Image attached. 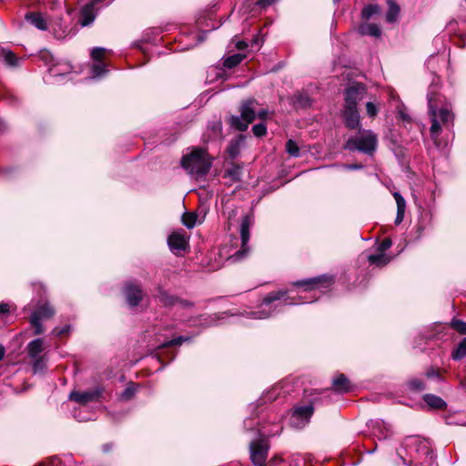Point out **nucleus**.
<instances>
[{
    "instance_id": "46",
    "label": "nucleus",
    "mask_w": 466,
    "mask_h": 466,
    "mask_svg": "<svg viewBox=\"0 0 466 466\" xmlns=\"http://www.w3.org/2000/svg\"><path fill=\"white\" fill-rule=\"evenodd\" d=\"M10 310V306L7 303L2 302L0 303V317H5L8 315Z\"/></svg>"
},
{
    "instance_id": "12",
    "label": "nucleus",
    "mask_w": 466,
    "mask_h": 466,
    "mask_svg": "<svg viewBox=\"0 0 466 466\" xmlns=\"http://www.w3.org/2000/svg\"><path fill=\"white\" fill-rule=\"evenodd\" d=\"M366 89L361 84H353L345 91V106L357 107L359 101L364 98Z\"/></svg>"
},
{
    "instance_id": "42",
    "label": "nucleus",
    "mask_w": 466,
    "mask_h": 466,
    "mask_svg": "<svg viewBox=\"0 0 466 466\" xmlns=\"http://www.w3.org/2000/svg\"><path fill=\"white\" fill-rule=\"evenodd\" d=\"M425 376H426L427 378H429V379H436V380H442V378H441V374H440L439 370H436V369H434V368H432V367L429 368V369L426 370V372H425Z\"/></svg>"
},
{
    "instance_id": "50",
    "label": "nucleus",
    "mask_w": 466,
    "mask_h": 466,
    "mask_svg": "<svg viewBox=\"0 0 466 466\" xmlns=\"http://www.w3.org/2000/svg\"><path fill=\"white\" fill-rule=\"evenodd\" d=\"M247 46H248V44H247L245 41H238V42L236 43V47H237L238 50H243V49H245Z\"/></svg>"
},
{
    "instance_id": "53",
    "label": "nucleus",
    "mask_w": 466,
    "mask_h": 466,
    "mask_svg": "<svg viewBox=\"0 0 466 466\" xmlns=\"http://www.w3.org/2000/svg\"><path fill=\"white\" fill-rule=\"evenodd\" d=\"M112 449V446L111 444H104L103 445V451L104 452H108L110 450Z\"/></svg>"
},
{
    "instance_id": "47",
    "label": "nucleus",
    "mask_w": 466,
    "mask_h": 466,
    "mask_svg": "<svg viewBox=\"0 0 466 466\" xmlns=\"http://www.w3.org/2000/svg\"><path fill=\"white\" fill-rule=\"evenodd\" d=\"M228 151H229L230 156L232 157H235L238 155V143L231 144L229 148H228Z\"/></svg>"
},
{
    "instance_id": "36",
    "label": "nucleus",
    "mask_w": 466,
    "mask_h": 466,
    "mask_svg": "<svg viewBox=\"0 0 466 466\" xmlns=\"http://www.w3.org/2000/svg\"><path fill=\"white\" fill-rule=\"evenodd\" d=\"M190 340V337L187 336H178L171 340H168L162 344V347H172L180 345L182 342Z\"/></svg>"
},
{
    "instance_id": "40",
    "label": "nucleus",
    "mask_w": 466,
    "mask_h": 466,
    "mask_svg": "<svg viewBox=\"0 0 466 466\" xmlns=\"http://www.w3.org/2000/svg\"><path fill=\"white\" fill-rule=\"evenodd\" d=\"M92 72L95 76H101L106 73V66L104 63H98L92 66Z\"/></svg>"
},
{
    "instance_id": "37",
    "label": "nucleus",
    "mask_w": 466,
    "mask_h": 466,
    "mask_svg": "<svg viewBox=\"0 0 466 466\" xmlns=\"http://www.w3.org/2000/svg\"><path fill=\"white\" fill-rule=\"evenodd\" d=\"M240 174L241 168L239 167L234 166L226 172V177H228L233 181H238L240 179Z\"/></svg>"
},
{
    "instance_id": "5",
    "label": "nucleus",
    "mask_w": 466,
    "mask_h": 466,
    "mask_svg": "<svg viewBox=\"0 0 466 466\" xmlns=\"http://www.w3.org/2000/svg\"><path fill=\"white\" fill-rule=\"evenodd\" d=\"M378 146V137L371 130H361L359 135L350 137L345 144V148L350 151H360L372 155Z\"/></svg>"
},
{
    "instance_id": "4",
    "label": "nucleus",
    "mask_w": 466,
    "mask_h": 466,
    "mask_svg": "<svg viewBox=\"0 0 466 466\" xmlns=\"http://www.w3.org/2000/svg\"><path fill=\"white\" fill-rule=\"evenodd\" d=\"M181 164L188 173L197 176H204L210 169L211 160L206 150L195 148L190 154L182 157Z\"/></svg>"
},
{
    "instance_id": "45",
    "label": "nucleus",
    "mask_w": 466,
    "mask_h": 466,
    "mask_svg": "<svg viewBox=\"0 0 466 466\" xmlns=\"http://www.w3.org/2000/svg\"><path fill=\"white\" fill-rule=\"evenodd\" d=\"M5 59L10 66H15L16 64V57L15 54L10 51L5 54Z\"/></svg>"
},
{
    "instance_id": "7",
    "label": "nucleus",
    "mask_w": 466,
    "mask_h": 466,
    "mask_svg": "<svg viewBox=\"0 0 466 466\" xmlns=\"http://www.w3.org/2000/svg\"><path fill=\"white\" fill-rule=\"evenodd\" d=\"M361 239L372 241L375 248L376 253L369 254L367 256L370 264L382 267L389 263L390 258L384 254V251L388 249L392 244L389 238H383L381 241H380L378 235H375L370 238H363L361 237Z\"/></svg>"
},
{
    "instance_id": "27",
    "label": "nucleus",
    "mask_w": 466,
    "mask_h": 466,
    "mask_svg": "<svg viewBox=\"0 0 466 466\" xmlns=\"http://www.w3.org/2000/svg\"><path fill=\"white\" fill-rule=\"evenodd\" d=\"M466 356V338H464L451 352V358L454 360H461Z\"/></svg>"
},
{
    "instance_id": "44",
    "label": "nucleus",
    "mask_w": 466,
    "mask_h": 466,
    "mask_svg": "<svg viewBox=\"0 0 466 466\" xmlns=\"http://www.w3.org/2000/svg\"><path fill=\"white\" fill-rule=\"evenodd\" d=\"M73 416L78 421H86V420H91L90 416L82 415V412H81L80 410H75L74 413H73Z\"/></svg>"
},
{
    "instance_id": "11",
    "label": "nucleus",
    "mask_w": 466,
    "mask_h": 466,
    "mask_svg": "<svg viewBox=\"0 0 466 466\" xmlns=\"http://www.w3.org/2000/svg\"><path fill=\"white\" fill-rule=\"evenodd\" d=\"M314 412L313 405L307 404L294 407L291 414L292 423L296 427H304Z\"/></svg>"
},
{
    "instance_id": "19",
    "label": "nucleus",
    "mask_w": 466,
    "mask_h": 466,
    "mask_svg": "<svg viewBox=\"0 0 466 466\" xmlns=\"http://www.w3.org/2000/svg\"><path fill=\"white\" fill-rule=\"evenodd\" d=\"M44 340L42 339H35L27 344L26 350L28 357L30 359H37L38 357H42V352L44 351Z\"/></svg>"
},
{
    "instance_id": "25",
    "label": "nucleus",
    "mask_w": 466,
    "mask_h": 466,
    "mask_svg": "<svg viewBox=\"0 0 466 466\" xmlns=\"http://www.w3.org/2000/svg\"><path fill=\"white\" fill-rule=\"evenodd\" d=\"M95 20V14L91 6H86L81 11L80 25L87 26Z\"/></svg>"
},
{
    "instance_id": "56",
    "label": "nucleus",
    "mask_w": 466,
    "mask_h": 466,
    "mask_svg": "<svg viewBox=\"0 0 466 466\" xmlns=\"http://www.w3.org/2000/svg\"><path fill=\"white\" fill-rule=\"evenodd\" d=\"M258 44H259L258 36H256V37L252 40L251 45H252V46H258Z\"/></svg>"
},
{
    "instance_id": "23",
    "label": "nucleus",
    "mask_w": 466,
    "mask_h": 466,
    "mask_svg": "<svg viewBox=\"0 0 466 466\" xmlns=\"http://www.w3.org/2000/svg\"><path fill=\"white\" fill-rule=\"evenodd\" d=\"M203 220L204 216L194 212H187L182 216V222L188 229L193 228L197 224H201Z\"/></svg>"
},
{
    "instance_id": "9",
    "label": "nucleus",
    "mask_w": 466,
    "mask_h": 466,
    "mask_svg": "<svg viewBox=\"0 0 466 466\" xmlns=\"http://www.w3.org/2000/svg\"><path fill=\"white\" fill-rule=\"evenodd\" d=\"M167 245L177 257H184L190 251L189 235H168Z\"/></svg>"
},
{
    "instance_id": "22",
    "label": "nucleus",
    "mask_w": 466,
    "mask_h": 466,
    "mask_svg": "<svg viewBox=\"0 0 466 466\" xmlns=\"http://www.w3.org/2000/svg\"><path fill=\"white\" fill-rule=\"evenodd\" d=\"M393 198H395L397 204V216L395 222L396 224H400L402 222L405 210H406V201L403 197L399 192H393Z\"/></svg>"
},
{
    "instance_id": "16",
    "label": "nucleus",
    "mask_w": 466,
    "mask_h": 466,
    "mask_svg": "<svg viewBox=\"0 0 466 466\" xmlns=\"http://www.w3.org/2000/svg\"><path fill=\"white\" fill-rule=\"evenodd\" d=\"M125 295L130 307L137 306L142 299V290L140 287L131 282L126 285Z\"/></svg>"
},
{
    "instance_id": "35",
    "label": "nucleus",
    "mask_w": 466,
    "mask_h": 466,
    "mask_svg": "<svg viewBox=\"0 0 466 466\" xmlns=\"http://www.w3.org/2000/svg\"><path fill=\"white\" fill-rule=\"evenodd\" d=\"M109 52L107 49L106 48H103V47H95L92 49L91 51V57L95 60V61H98L100 62L104 56Z\"/></svg>"
},
{
    "instance_id": "32",
    "label": "nucleus",
    "mask_w": 466,
    "mask_h": 466,
    "mask_svg": "<svg viewBox=\"0 0 466 466\" xmlns=\"http://www.w3.org/2000/svg\"><path fill=\"white\" fill-rule=\"evenodd\" d=\"M451 327L455 329L457 332L462 335H466V322L459 319H452L451 321Z\"/></svg>"
},
{
    "instance_id": "30",
    "label": "nucleus",
    "mask_w": 466,
    "mask_h": 466,
    "mask_svg": "<svg viewBox=\"0 0 466 466\" xmlns=\"http://www.w3.org/2000/svg\"><path fill=\"white\" fill-rule=\"evenodd\" d=\"M408 388L413 391H422L425 390V384L419 378H412L407 382Z\"/></svg>"
},
{
    "instance_id": "52",
    "label": "nucleus",
    "mask_w": 466,
    "mask_h": 466,
    "mask_svg": "<svg viewBox=\"0 0 466 466\" xmlns=\"http://www.w3.org/2000/svg\"><path fill=\"white\" fill-rule=\"evenodd\" d=\"M345 167L347 169H360L362 167L361 165H346Z\"/></svg>"
},
{
    "instance_id": "17",
    "label": "nucleus",
    "mask_w": 466,
    "mask_h": 466,
    "mask_svg": "<svg viewBox=\"0 0 466 466\" xmlns=\"http://www.w3.org/2000/svg\"><path fill=\"white\" fill-rule=\"evenodd\" d=\"M343 118L346 126L350 129H355L360 126V115L357 107L344 106Z\"/></svg>"
},
{
    "instance_id": "33",
    "label": "nucleus",
    "mask_w": 466,
    "mask_h": 466,
    "mask_svg": "<svg viewBox=\"0 0 466 466\" xmlns=\"http://www.w3.org/2000/svg\"><path fill=\"white\" fill-rule=\"evenodd\" d=\"M137 386L135 383H129L125 390L121 393L120 398L122 400H127L134 397L137 391Z\"/></svg>"
},
{
    "instance_id": "55",
    "label": "nucleus",
    "mask_w": 466,
    "mask_h": 466,
    "mask_svg": "<svg viewBox=\"0 0 466 466\" xmlns=\"http://www.w3.org/2000/svg\"><path fill=\"white\" fill-rule=\"evenodd\" d=\"M277 390H278V388H277V387H276V388H274V389L272 390V392L270 393L272 396H269L268 399V400L276 399V398H277V395H276V393H275V392H276Z\"/></svg>"
},
{
    "instance_id": "28",
    "label": "nucleus",
    "mask_w": 466,
    "mask_h": 466,
    "mask_svg": "<svg viewBox=\"0 0 466 466\" xmlns=\"http://www.w3.org/2000/svg\"><path fill=\"white\" fill-rule=\"evenodd\" d=\"M244 58H245V55H242V54H235V55L229 56L224 60V66H226L228 68H232V67L238 66V64H240Z\"/></svg>"
},
{
    "instance_id": "26",
    "label": "nucleus",
    "mask_w": 466,
    "mask_h": 466,
    "mask_svg": "<svg viewBox=\"0 0 466 466\" xmlns=\"http://www.w3.org/2000/svg\"><path fill=\"white\" fill-rule=\"evenodd\" d=\"M388 5L389 10L387 12V21L390 23H393L396 21L399 13H400V6L394 2V0H388Z\"/></svg>"
},
{
    "instance_id": "18",
    "label": "nucleus",
    "mask_w": 466,
    "mask_h": 466,
    "mask_svg": "<svg viewBox=\"0 0 466 466\" xmlns=\"http://www.w3.org/2000/svg\"><path fill=\"white\" fill-rule=\"evenodd\" d=\"M332 388L338 393H347L353 390V385L344 374H339L332 380Z\"/></svg>"
},
{
    "instance_id": "24",
    "label": "nucleus",
    "mask_w": 466,
    "mask_h": 466,
    "mask_svg": "<svg viewBox=\"0 0 466 466\" xmlns=\"http://www.w3.org/2000/svg\"><path fill=\"white\" fill-rule=\"evenodd\" d=\"M359 32L363 35H380V29L376 24H363L359 27Z\"/></svg>"
},
{
    "instance_id": "38",
    "label": "nucleus",
    "mask_w": 466,
    "mask_h": 466,
    "mask_svg": "<svg viewBox=\"0 0 466 466\" xmlns=\"http://www.w3.org/2000/svg\"><path fill=\"white\" fill-rule=\"evenodd\" d=\"M251 222H252L251 221V217H249L248 215L242 217L241 224H240V228H239V230H240L239 233H248Z\"/></svg>"
},
{
    "instance_id": "41",
    "label": "nucleus",
    "mask_w": 466,
    "mask_h": 466,
    "mask_svg": "<svg viewBox=\"0 0 466 466\" xmlns=\"http://www.w3.org/2000/svg\"><path fill=\"white\" fill-rule=\"evenodd\" d=\"M252 131L256 137H259L266 135L267 127L264 124L260 123V124H257V125L253 126Z\"/></svg>"
},
{
    "instance_id": "15",
    "label": "nucleus",
    "mask_w": 466,
    "mask_h": 466,
    "mask_svg": "<svg viewBox=\"0 0 466 466\" xmlns=\"http://www.w3.org/2000/svg\"><path fill=\"white\" fill-rule=\"evenodd\" d=\"M100 395L101 390L98 389L87 391H72L69 395V399L80 405L85 406L89 402L98 400Z\"/></svg>"
},
{
    "instance_id": "21",
    "label": "nucleus",
    "mask_w": 466,
    "mask_h": 466,
    "mask_svg": "<svg viewBox=\"0 0 466 466\" xmlns=\"http://www.w3.org/2000/svg\"><path fill=\"white\" fill-rule=\"evenodd\" d=\"M423 400L431 409L444 410L447 406V403L444 401V400L434 394H425L423 396Z\"/></svg>"
},
{
    "instance_id": "43",
    "label": "nucleus",
    "mask_w": 466,
    "mask_h": 466,
    "mask_svg": "<svg viewBox=\"0 0 466 466\" xmlns=\"http://www.w3.org/2000/svg\"><path fill=\"white\" fill-rule=\"evenodd\" d=\"M366 109H367V114L370 116L374 117L377 115V112H378L377 106L372 102H368L366 104Z\"/></svg>"
},
{
    "instance_id": "54",
    "label": "nucleus",
    "mask_w": 466,
    "mask_h": 466,
    "mask_svg": "<svg viewBox=\"0 0 466 466\" xmlns=\"http://www.w3.org/2000/svg\"><path fill=\"white\" fill-rule=\"evenodd\" d=\"M5 353V347L0 344V360L4 358Z\"/></svg>"
},
{
    "instance_id": "1",
    "label": "nucleus",
    "mask_w": 466,
    "mask_h": 466,
    "mask_svg": "<svg viewBox=\"0 0 466 466\" xmlns=\"http://www.w3.org/2000/svg\"><path fill=\"white\" fill-rule=\"evenodd\" d=\"M334 283V278L329 275H320L314 278L298 280L293 286L298 288V299L291 296L292 290H278L270 292L262 301L258 311H250L248 318L263 319L270 317L277 308L288 305H299L311 302L329 290Z\"/></svg>"
},
{
    "instance_id": "49",
    "label": "nucleus",
    "mask_w": 466,
    "mask_h": 466,
    "mask_svg": "<svg viewBox=\"0 0 466 466\" xmlns=\"http://www.w3.org/2000/svg\"><path fill=\"white\" fill-rule=\"evenodd\" d=\"M253 419L251 418H248L244 420V426L248 429V430H252V427H253Z\"/></svg>"
},
{
    "instance_id": "3",
    "label": "nucleus",
    "mask_w": 466,
    "mask_h": 466,
    "mask_svg": "<svg viewBox=\"0 0 466 466\" xmlns=\"http://www.w3.org/2000/svg\"><path fill=\"white\" fill-rule=\"evenodd\" d=\"M436 95H429V113L431 120L430 128L432 139H437L443 127H450L453 123V114L447 108H438Z\"/></svg>"
},
{
    "instance_id": "57",
    "label": "nucleus",
    "mask_w": 466,
    "mask_h": 466,
    "mask_svg": "<svg viewBox=\"0 0 466 466\" xmlns=\"http://www.w3.org/2000/svg\"><path fill=\"white\" fill-rule=\"evenodd\" d=\"M401 117H402V119H404V120H408V117H407L404 114H402V113H401Z\"/></svg>"
},
{
    "instance_id": "48",
    "label": "nucleus",
    "mask_w": 466,
    "mask_h": 466,
    "mask_svg": "<svg viewBox=\"0 0 466 466\" xmlns=\"http://www.w3.org/2000/svg\"><path fill=\"white\" fill-rule=\"evenodd\" d=\"M278 0H258L257 2V5L261 6V7H267L272 4H274L275 2H277Z\"/></svg>"
},
{
    "instance_id": "10",
    "label": "nucleus",
    "mask_w": 466,
    "mask_h": 466,
    "mask_svg": "<svg viewBox=\"0 0 466 466\" xmlns=\"http://www.w3.org/2000/svg\"><path fill=\"white\" fill-rule=\"evenodd\" d=\"M251 105V101L244 103L241 106L240 117H231V125L235 127L238 130H246L248 127V125L255 119V112Z\"/></svg>"
},
{
    "instance_id": "51",
    "label": "nucleus",
    "mask_w": 466,
    "mask_h": 466,
    "mask_svg": "<svg viewBox=\"0 0 466 466\" xmlns=\"http://www.w3.org/2000/svg\"><path fill=\"white\" fill-rule=\"evenodd\" d=\"M268 116V111L267 110H260L258 113V116L260 118V119H265Z\"/></svg>"
},
{
    "instance_id": "31",
    "label": "nucleus",
    "mask_w": 466,
    "mask_h": 466,
    "mask_svg": "<svg viewBox=\"0 0 466 466\" xmlns=\"http://www.w3.org/2000/svg\"><path fill=\"white\" fill-rule=\"evenodd\" d=\"M33 370L35 373L42 372L46 369V356L38 357L37 359H31Z\"/></svg>"
},
{
    "instance_id": "29",
    "label": "nucleus",
    "mask_w": 466,
    "mask_h": 466,
    "mask_svg": "<svg viewBox=\"0 0 466 466\" xmlns=\"http://www.w3.org/2000/svg\"><path fill=\"white\" fill-rule=\"evenodd\" d=\"M380 8L378 5H369L365 6L361 12L363 19H370L373 15L379 14Z\"/></svg>"
},
{
    "instance_id": "39",
    "label": "nucleus",
    "mask_w": 466,
    "mask_h": 466,
    "mask_svg": "<svg viewBox=\"0 0 466 466\" xmlns=\"http://www.w3.org/2000/svg\"><path fill=\"white\" fill-rule=\"evenodd\" d=\"M71 331V326L70 325H66L64 326L63 328H57L56 327L53 330H52V334L54 336H56V337H62L64 335H67L69 334Z\"/></svg>"
},
{
    "instance_id": "34",
    "label": "nucleus",
    "mask_w": 466,
    "mask_h": 466,
    "mask_svg": "<svg viewBox=\"0 0 466 466\" xmlns=\"http://www.w3.org/2000/svg\"><path fill=\"white\" fill-rule=\"evenodd\" d=\"M286 150L291 157H299V148L295 141L289 139L286 143Z\"/></svg>"
},
{
    "instance_id": "13",
    "label": "nucleus",
    "mask_w": 466,
    "mask_h": 466,
    "mask_svg": "<svg viewBox=\"0 0 466 466\" xmlns=\"http://www.w3.org/2000/svg\"><path fill=\"white\" fill-rule=\"evenodd\" d=\"M367 425L371 433L379 440H386L392 434L390 425L380 419L370 420Z\"/></svg>"
},
{
    "instance_id": "20",
    "label": "nucleus",
    "mask_w": 466,
    "mask_h": 466,
    "mask_svg": "<svg viewBox=\"0 0 466 466\" xmlns=\"http://www.w3.org/2000/svg\"><path fill=\"white\" fill-rule=\"evenodd\" d=\"M26 21L32 24L35 27L39 30H46V21L44 15L40 13L29 12L25 15Z\"/></svg>"
},
{
    "instance_id": "8",
    "label": "nucleus",
    "mask_w": 466,
    "mask_h": 466,
    "mask_svg": "<svg viewBox=\"0 0 466 466\" xmlns=\"http://www.w3.org/2000/svg\"><path fill=\"white\" fill-rule=\"evenodd\" d=\"M55 310L48 302H39L32 312L29 321L35 329L34 333L40 335L44 332L41 320L50 319L54 316Z\"/></svg>"
},
{
    "instance_id": "2",
    "label": "nucleus",
    "mask_w": 466,
    "mask_h": 466,
    "mask_svg": "<svg viewBox=\"0 0 466 466\" xmlns=\"http://www.w3.org/2000/svg\"><path fill=\"white\" fill-rule=\"evenodd\" d=\"M250 235H228L218 250L219 258L229 264L245 259L249 252L248 245Z\"/></svg>"
},
{
    "instance_id": "14",
    "label": "nucleus",
    "mask_w": 466,
    "mask_h": 466,
    "mask_svg": "<svg viewBox=\"0 0 466 466\" xmlns=\"http://www.w3.org/2000/svg\"><path fill=\"white\" fill-rule=\"evenodd\" d=\"M157 298L159 302L165 307L177 306L181 309H184L191 308L194 305L192 302L188 300H185L180 298L169 295L167 291L163 289H159Z\"/></svg>"
},
{
    "instance_id": "6",
    "label": "nucleus",
    "mask_w": 466,
    "mask_h": 466,
    "mask_svg": "<svg viewBox=\"0 0 466 466\" xmlns=\"http://www.w3.org/2000/svg\"><path fill=\"white\" fill-rule=\"evenodd\" d=\"M257 432L259 438L256 441H251L249 443L250 460L254 466H265L264 463L269 450L267 437L271 433L267 432L261 428H258Z\"/></svg>"
}]
</instances>
